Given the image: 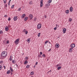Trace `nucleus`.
Segmentation results:
<instances>
[{"mask_svg":"<svg viewBox=\"0 0 77 77\" xmlns=\"http://www.w3.org/2000/svg\"><path fill=\"white\" fill-rule=\"evenodd\" d=\"M3 61H0V63H3Z\"/></svg>","mask_w":77,"mask_h":77,"instance_id":"4c0bfd02","label":"nucleus"},{"mask_svg":"<svg viewBox=\"0 0 77 77\" xmlns=\"http://www.w3.org/2000/svg\"><path fill=\"white\" fill-rule=\"evenodd\" d=\"M38 57H41V55H38Z\"/></svg>","mask_w":77,"mask_h":77,"instance_id":"37998d69","label":"nucleus"},{"mask_svg":"<svg viewBox=\"0 0 77 77\" xmlns=\"http://www.w3.org/2000/svg\"><path fill=\"white\" fill-rule=\"evenodd\" d=\"M61 68H62V67L61 66H60L57 68V69L58 70H59V69H61Z\"/></svg>","mask_w":77,"mask_h":77,"instance_id":"aec40b11","label":"nucleus"},{"mask_svg":"<svg viewBox=\"0 0 77 77\" xmlns=\"http://www.w3.org/2000/svg\"><path fill=\"white\" fill-rule=\"evenodd\" d=\"M27 41H30V38L28 39L27 40Z\"/></svg>","mask_w":77,"mask_h":77,"instance_id":"ea45409f","label":"nucleus"},{"mask_svg":"<svg viewBox=\"0 0 77 77\" xmlns=\"http://www.w3.org/2000/svg\"><path fill=\"white\" fill-rule=\"evenodd\" d=\"M9 43V40H8L7 41V44H8Z\"/></svg>","mask_w":77,"mask_h":77,"instance_id":"72a5a7b5","label":"nucleus"},{"mask_svg":"<svg viewBox=\"0 0 77 77\" xmlns=\"http://www.w3.org/2000/svg\"><path fill=\"white\" fill-rule=\"evenodd\" d=\"M10 70H11V69H12V68L11 67H10Z\"/></svg>","mask_w":77,"mask_h":77,"instance_id":"603ef678","label":"nucleus"},{"mask_svg":"<svg viewBox=\"0 0 77 77\" xmlns=\"http://www.w3.org/2000/svg\"><path fill=\"white\" fill-rule=\"evenodd\" d=\"M69 21H70V22H71L72 21V19L70 18L69 19Z\"/></svg>","mask_w":77,"mask_h":77,"instance_id":"a878e982","label":"nucleus"},{"mask_svg":"<svg viewBox=\"0 0 77 77\" xmlns=\"http://www.w3.org/2000/svg\"><path fill=\"white\" fill-rule=\"evenodd\" d=\"M36 20H37L36 18L35 17L34 19V21H36Z\"/></svg>","mask_w":77,"mask_h":77,"instance_id":"f704fd0d","label":"nucleus"},{"mask_svg":"<svg viewBox=\"0 0 77 77\" xmlns=\"http://www.w3.org/2000/svg\"><path fill=\"white\" fill-rule=\"evenodd\" d=\"M71 48L72 49V51L73 50V48Z\"/></svg>","mask_w":77,"mask_h":77,"instance_id":"5fc2aeb1","label":"nucleus"},{"mask_svg":"<svg viewBox=\"0 0 77 77\" xmlns=\"http://www.w3.org/2000/svg\"><path fill=\"white\" fill-rule=\"evenodd\" d=\"M16 65L17 66H18V65H17V64H16Z\"/></svg>","mask_w":77,"mask_h":77,"instance_id":"69168bd1","label":"nucleus"},{"mask_svg":"<svg viewBox=\"0 0 77 77\" xmlns=\"http://www.w3.org/2000/svg\"><path fill=\"white\" fill-rule=\"evenodd\" d=\"M4 69H5V68H6V66H4Z\"/></svg>","mask_w":77,"mask_h":77,"instance_id":"6e6d98bb","label":"nucleus"},{"mask_svg":"<svg viewBox=\"0 0 77 77\" xmlns=\"http://www.w3.org/2000/svg\"><path fill=\"white\" fill-rule=\"evenodd\" d=\"M56 29H57V28H56V27H55V28H54V29L55 30H56Z\"/></svg>","mask_w":77,"mask_h":77,"instance_id":"c03bdc74","label":"nucleus"},{"mask_svg":"<svg viewBox=\"0 0 77 77\" xmlns=\"http://www.w3.org/2000/svg\"><path fill=\"white\" fill-rule=\"evenodd\" d=\"M10 4V2H9L8 3V5H9Z\"/></svg>","mask_w":77,"mask_h":77,"instance_id":"bf43d9fd","label":"nucleus"},{"mask_svg":"<svg viewBox=\"0 0 77 77\" xmlns=\"http://www.w3.org/2000/svg\"><path fill=\"white\" fill-rule=\"evenodd\" d=\"M21 11V8H19L18 9V11Z\"/></svg>","mask_w":77,"mask_h":77,"instance_id":"58836bf2","label":"nucleus"},{"mask_svg":"<svg viewBox=\"0 0 77 77\" xmlns=\"http://www.w3.org/2000/svg\"><path fill=\"white\" fill-rule=\"evenodd\" d=\"M66 31V28H64L63 30V33H65Z\"/></svg>","mask_w":77,"mask_h":77,"instance_id":"0eeeda50","label":"nucleus"},{"mask_svg":"<svg viewBox=\"0 0 77 77\" xmlns=\"http://www.w3.org/2000/svg\"><path fill=\"white\" fill-rule=\"evenodd\" d=\"M45 18H47V16H46V15H45Z\"/></svg>","mask_w":77,"mask_h":77,"instance_id":"3c124183","label":"nucleus"},{"mask_svg":"<svg viewBox=\"0 0 77 77\" xmlns=\"http://www.w3.org/2000/svg\"><path fill=\"white\" fill-rule=\"evenodd\" d=\"M38 65V62H36L35 63V65Z\"/></svg>","mask_w":77,"mask_h":77,"instance_id":"09e8293b","label":"nucleus"},{"mask_svg":"<svg viewBox=\"0 0 77 77\" xmlns=\"http://www.w3.org/2000/svg\"><path fill=\"white\" fill-rule=\"evenodd\" d=\"M41 27H42L41 24L40 23L38 24L37 26V27L38 29H40L41 28Z\"/></svg>","mask_w":77,"mask_h":77,"instance_id":"7ed1b4c3","label":"nucleus"},{"mask_svg":"<svg viewBox=\"0 0 77 77\" xmlns=\"http://www.w3.org/2000/svg\"><path fill=\"white\" fill-rule=\"evenodd\" d=\"M69 11L68 10H67L65 11V12L66 14H69Z\"/></svg>","mask_w":77,"mask_h":77,"instance_id":"f8f14e48","label":"nucleus"},{"mask_svg":"<svg viewBox=\"0 0 77 77\" xmlns=\"http://www.w3.org/2000/svg\"><path fill=\"white\" fill-rule=\"evenodd\" d=\"M2 33H3V31L1 30L0 31V34H2Z\"/></svg>","mask_w":77,"mask_h":77,"instance_id":"c85d7f7f","label":"nucleus"},{"mask_svg":"<svg viewBox=\"0 0 77 77\" xmlns=\"http://www.w3.org/2000/svg\"><path fill=\"white\" fill-rule=\"evenodd\" d=\"M26 17V14H23L21 16V18H24V17Z\"/></svg>","mask_w":77,"mask_h":77,"instance_id":"6e6552de","label":"nucleus"},{"mask_svg":"<svg viewBox=\"0 0 77 77\" xmlns=\"http://www.w3.org/2000/svg\"><path fill=\"white\" fill-rule=\"evenodd\" d=\"M59 66L58 65H56V66H57V67Z\"/></svg>","mask_w":77,"mask_h":77,"instance_id":"4d7b16f0","label":"nucleus"},{"mask_svg":"<svg viewBox=\"0 0 77 77\" xmlns=\"http://www.w3.org/2000/svg\"><path fill=\"white\" fill-rule=\"evenodd\" d=\"M55 47L56 48H59V44H57L55 45Z\"/></svg>","mask_w":77,"mask_h":77,"instance_id":"9d476101","label":"nucleus"},{"mask_svg":"<svg viewBox=\"0 0 77 77\" xmlns=\"http://www.w3.org/2000/svg\"><path fill=\"white\" fill-rule=\"evenodd\" d=\"M34 68H35V67H36V66L35 65H34Z\"/></svg>","mask_w":77,"mask_h":77,"instance_id":"13d9d810","label":"nucleus"},{"mask_svg":"<svg viewBox=\"0 0 77 77\" xmlns=\"http://www.w3.org/2000/svg\"><path fill=\"white\" fill-rule=\"evenodd\" d=\"M7 56V53L5 51L2 52L1 54L0 59H5L6 57V56Z\"/></svg>","mask_w":77,"mask_h":77,"instance_id":"f257e3e1","label":"nucleus"},{"mask_svg":"<svg viewBox=\"0 0 77 77\" xmlns=\"http://www.w3.org/2000/svg\"><path fill=\"white\" fill-rule=\"evenodd\" d=\"M9 60L10 61L12 60V56H11L10 57Z\"/></svg>","mask_w":77,"mask_h":77,"instance_id":"4468645a","label":"nucleus"},{"mask_svg":"<svg viewBox=\"0 0 77 77\" xmlns=\"http://www.w3.org/2000/svg\"><path fill=\"white\" fill-rule=\"evenodd\" d=\"M11 71H12V72H13L14 71V70L13 69H11Z\"/></svg>","mask_w":77,"mask_h":77,"instance_id":"a18cd8bd","label":"nucleus"},{"mask_svg":"<svg viewBox=\"0 0 77 77\" xmlns=\"http://www.w3.org/2000/svg\"><path fill=\"white\" fill-rule=\"evenodd\" d=\"M11 0H10L9 3H10V2H11Z\"/></svg>","mask_w":77,"mask_h":77,"instance_id":"052dcab7","label":"nucleus"},{"mask_svg":"<svg viewBox=\"0 0 77 77\" xmlns=\"http://www.w3.org/2000/svg\"><path fill=\"white\" fill-rule=\"evenodd\" d=\"M2 69V66L1 65H0V71Z\"/></svg>","mask_w":77,"mask_h":77,"instance_id":"7c9ffc66","label":"nucleus"},{"mask_svg":"<svg viewBox=\"0 0 77 77\" xmlns=\"http://www.w3.org/2000/svg\"><path fill=\"white\" fill-rule=\"evenodd\" d=\"M51 71L50 70V71H49V72H51Z\"/></svg>","mask_w":77,"mask_h":77,"instance_id":"680f3d73","label":"nucleus"},{"mask_svg":"<svg viewBox=\"0 0 77 77\" xmlns=\"http://www.w3.org/2000/svg\"><path fill=\"white\" fill-rule=\"evenodd\" d=\"M33 4V2H32V1H31L29 2V5H32Z\"/></svg>","mask_w":77,"mask_h":77,"instance_id":"6ab92c4d","label":"nucleus"},{"mask_svg":"<svg viewBox=\"0 0 77 77\" xmlns=\"http://www.w3.org/2000/svg\"><path fill=\"white\" fill-rule=\"evenodd\" d=\"M8 17V16L7 15H5L4 16V17Z\"/></svg>","mask_w":77,"mask_h":77,"instance_id":"de8ad7c7","label":"nucleus"},{"mask_svg":"<svg viewBox=\"0 0 77 77\" xmlns=\"http://www.w3.org/2000/svg\"><path fill=\"white\" fill-rule=\"evenodd\" d=\"M50 6V3H48L46 5V6Z\"/></svg>","mask_w":77,"mask_h":77,"instance_id":"dca6fc26","label":"nucleus"},{"mask_svg":"<svg viewBox=\"0 0 77 77\" xmlns=\"http://www.w3.org/2000/svg\"><path fill=\"white\" fill-rule=\"evenodd\" d=\"M47 43H48V41H47L45 42V44H47Z\"/></svg>","mask_w":77,"mask_h":77,"instance_id":"49530a36","label":"nucleus"},{"mask_svg":"<svg viewBox=\"0 0 77 77\" xmlns=\"http://www.w3.org/2000/svg\"><path fill=\"white\" fill-rule=\"evenodd\" d=\"M40 35H41V33H38V37H39V36H40Z\"/></svg>","mask_w":77,"mask_h":77,"instance_id":"b1692460","label":"nucleus"},{"mask_svg":"<svg viewBox=\"0 0 77 77\" xmlns=\"http://www.w3.org/2000/svg\"><path fill=\"white\" fill-rule=\"evenodd\" d=\"M25 32L26 35H27L28 33V31H26V32Z\"/></svg>","mask_w":77,"mask_h":77,"instance_id":"2f4dec72","label":"nucleus"},{"mask_svg":"<svg viewBox=\"0 0 77 77\" xmlns=\"http://www.w3.org/2000/svg\"><path fill=\"white\" fill-rule=\"evenodd\" d=\"M57 24L56 25V27H57Z\"/></svg>","mask_w":77,"mask_h":77,"instance_id":"e2e57ef3","label":"nucleus"},{"mask_svg":"<svg viewBox=\"0 0 77 77\" xmlns=\"http://www.w3.org/2000/svg\"><path fill=\"white\" fill-rule=\"evenodd\" d=\"M51 49H50V50H48V51H51Z\"/></svg>","mask_w":77,"mask_h":77,"instance_id":"864d4df0","label":"nucleus"},{"mask_svg":"<svg viewBox=\"0 0 77 77\" xmlns=\"http://www.w3.org/2000/svg\"><path fill=\"white\" fill-rule=\"evenodd\" d=\"M5 7H7V6H8V5H7V4L5 5Z\"/></svg>","mask_w":77,"mask_h":77,"instance_id":"8fccbe9b","label":"nucleus"},{"mask_svg":"<svg viewBox=\"0 0 77 77\" xmlns=\"http://www.w3.org/2000/svg\"><path fill=\"white\" fill-rule=\"evenodd\" d=\"M4 2L5 4L6 3V0H4Z\"/></svg>","mask_w":77,"mask_h":77,"instance_id":"473e14b6","label":"nucleus"},{"mask_svg":"<svg viewBox=\"0 0 77 77\" xmlns=\"http://www.w3.org/2000/svg\"><path fill=\"white\" fill-rule=\"evenodd\" d=\"M42 56L43 57H45V54H44L42 55Z\"/></svg>","mask_w":77,"mask_h":77,"instance_id":"cd10ccee","label":"nucleus"},{"mask_svg":"<svg viewBox=\"0 0 77 77\" xmlns=\"http://www.w3.org/2000/svg\"><path fill=\"white\" fill-rule=\"evenodd\" d=\"M48 1H49V3H51L52 1L51 0H49Z\"/></svg>","mask_w":77,"mask_h":77,"instance_id":"c9c22d12","label":"nucleus"},{"mask_svg":"<svg viewBox=\"0 0 77 77\" xmlns=\"http://www.w3.org/2000/svg\"><path fill=\"white\" fill-rule=\"evenodd\" d=\"M49 44H51V42H49Z\"/></svg>","mask_w":77,"mask_h":77,"instance_id":"0e129e2a","label":"nucleus"},{"mask_svg":"<svg viewBox=\"0 0 77 77\" xmlns=\"http://www.w3.org/2000/svg\"><path fill=\"white\" fill-rule=\"evenodd\" d=\"M8 30H9V28H8V27L6 26L5 28V31H8Z\"/></svg>","mask_w":77,"mask_h":77,"instance_id":"9b49d317","label":"nucleus"},{"mask_svg":"<svg viewBox=\"0 0 77 77\" xmlns=\"http://www.w3.org/2000/svg\"><path fill=\"white\" fill-rule=\"evenodd\" d=\"M31 77H33V76H31Z\"/></svg>","mask_w":77,"mask_h":77,"instance_id":"774afa93","label":"nucleus"},{"mask_svg":"<svg viewBox=\"0 0 77 77\" xmlns=\"http://www.w3.org/2000/svg\"><path fill=\"white\" fill-rule=\"evenodd\" d=\"M15 60H12V63L14 64L15 63Z\"/></svg>","mask_w":77,"mask_h":77,"instance_id":"5701e85b","label":"nucleus"},{"mask_svg":"<svg viewBox=\"0 0 77 77\" xmlns=\"http://www.w3.org/2000/svg\"><path fill=\"white\" fill-rule=\"evenodd\" d=\"M14 20L15 21H17V16H15L14 17Z\"/></svg>","mask_w":77,"mask_h":77,"instance_id":"1a4fd4ad","label":"nucleus"},{"mask_svg":"<svg viewBox=\"0 0 77 77\" xmlns=\"http://www.w3.org/2000/svg\"><path fill=\"white\" fill-rule=\"evenodd\" d=\"M72 7H71L70 8L69 10L70 12H72Z\"/></svg>","mask_w":77,"mask_h":77,"instance_id":"ddd939ff","label":"nucleus"},{"mask_svg":"<svg viewBox=\"0 0 77 77\" xmlns=\"http://www.w3.org/2000/svg\"><path fill=\"white\" fill-rule=\"evenodd\" d=\"M20 41V39L19 38H18L16 40V41L14 42L15 43H16V44H18V43H19V41Z\"/></svg>","mask_w":77,"mask_h":77,"instance_id":"f03ea898","label":"nucleus"},{"mask_svg":"<svg viewBox=\"0 0 77 77\" xmlns=\"http://www.w3.org/2000/svg\"><path fill=\"white\" fill-rule=\"evenodd\" d=\"M11 72V70H8L7 72V74H9L10 73V72Z\"/></svg>","mask_w":77,"mask_h":77,"instance_id":"f3484780","label":"nucleus"},{"mask_svg":"<svg viewBox=\"0 0 77 77\" xmlns=\"http://www.w3.org/2000/svg\"><path fill=\"white\" fill-rule=\"evenodd\" d=\"M29 18H30L31 20H32V18H33V15L31 14H29Z\"/></svg>","mask_w":77,"mask_h":77,"instance_id":"39448f33","label":"nucleus"},{"mask_svg":"<svg viewBox=\"0 0 77 77\" xmlns=\"http://www.w3.org/2000/svg\"><path fill=\"white\" fill-rule=\"evenodd\" d=\"M33 74H33V72H31L30 73V75H33Z\"/></svg>","mask_w":77,"mask_h":77,"instance_id":"bb28decb","label":"nucleus"},{"mask_svg":"<svg viewBox=\"0 0 77 77\" xmlns=\"http://www.w3.org/2000/svg\"><path fill=\"white\" fill-rule=\"evenodd\" d=\"M8 26L9 27H11V26Z\"/></svg>","mask_w":77,"mask_h":77,"instance_id":"338daca9","label":"nucleus"},{"mask_svg":"<svg viewBox=\"0 0 77 77\" xmlns=\"http://www.w3.org/2000/svg\"><path fill=\"white\" fill-rule=\"evenodd\" d=\"M75 44H71L70 45V47L71 48H74V47H75Z\"/></svg>","mask_w":77,"mask_h":77,"instance_id":"20e7f679","label":"nucleus"},{"mask_svg":"<svg viewBox=\"0 0 77 77\" xmlns=\"http://www.w3.org/2000/svg\"><path fill=\"white\" fill-rule=\"evenodd\" d=\"M27 63H28V61H27V60H26L24 62V65H26Z\"/></svg>","mask_w":77,"mask_h":77,"instance_id":"2eb2a0df","label":"nucleus"},{"mask_svg":"<svg viewBox=\"0 0 77 77\" xmlns=\"http://www.w3.org/2000/svg\"><path fill=\"white\" fill-rule=\"evenodd\" d=\"M69 52H72V49L71 48H70L69 50Z\"/></svg>","mask_w":77,"mask_h":77,"instance_id":"4be33fe9","label":"nucleus"},{"mask_svg":"<svg viewBox=\"0 0 77 77\" xmlns=\"http://www.w3.org/2000/svg\"><path fill=\"white\" fill-rule=\"evenodd\" d=\"M26 32V30L25 29H24L23 30L22 32H23V33H24V32Z\"/></svg>","mask_w":77,"mask_h":77,"instance_id":"393cba45","label":"nucleus"},{"mask_svg":"<svg viewBox=\"0 0 77 77\" xmlns=\"http://www.w3.org/2000/svg\"><path fill=\"white\" fill-rule=\"evenodd\" d=\"M28 19V17H26L24 18L25 21H27V20Z\"/></svg>","mask_w":77,"mask_h":77,"instance_id":"a211bd4d","label":"nucleus"},{"mask_svg":"<svg viewBox=\"0 0 77 77\" xmlns=\"http://www.w3.org/2000/svg\"><path fill=\"white\" fill-rule=\"evenodd\" d=\"M25 59H29V57H26Z\"/></svg>","mask_w":77,"mask_h":77,"instance_id":"a19ab883","label":"nucleus"},{"mask_svg":"<svg viewBox=\"0 0 77 77\" xmlns=\"http://www.w3.org/2000/svg\"><path fill=\"white\" fill-rule=\"evenodd\" d=\"M43 1V0H41L40 1V7H42V6H43V4H42Z\"/></svg>","mask_w":77,"mask_h":77,"instance_id":"423d86ee","label":"nucleus"},{"mask_svg":"<svg viewBox=\"0 0 77 77\" xmlns=\"http://www.w3.org/2000/svg\"><path fill=\"white\" fill-rule=\"evenodd\" d=\"M11 20V17H9L8 19V21H10Z\"/></svg>","mask_w":77,"mask_h":77,"instance_id":"e433bc0d","label":"nucleus"},{"mask_svg":"<svg viewBox=\"0 0 77 77\" xmlns=\"http://www.w3.org/2000/svg\"><path fill=\"white\" fill-rule=\"evenodd\" d=\"M40 54H41V55H42V52H40Z\"/></svg>","mask_w":77,"mask_h":77,"instance_id":"79ce46f5","label":"nucleus"},{"mask_svg":"<svg viewBox=\"0 0 77 77\" xmlns=\"http://www.w3.org/2000/svg\"><path fill=\"white\" fill-rule=\"evenodd\" d=\"M29 67H30V65H27L26 66V68H29Z\"/></svg>","mask_w":77,"mask_h":77,"instance_id":"412c9836","label":"nucleus"},{"mask_svg":"<svg viewBox=\"0 0 77 77\" xmlns=\"http://www.w3.org/2000/svg\"><path fill=\"white\" fill-rule=\"evenodd\" d=\"M14 5H13L11 7V9H13V8H14Z\"/></svg>","mask_w":77,"mask_h":77,"instance_id":"c756f323","label":"nucleus"}]
</instances>
